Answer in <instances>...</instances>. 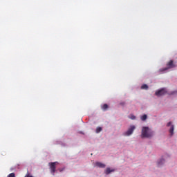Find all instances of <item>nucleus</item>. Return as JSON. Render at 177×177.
Returning <instances> with one entry per match:
<instances>
[{"mask_svg":"<svg viewBox=\"0 0 177 177\" xmlns=\"http://www.w3.org/2000/svg\"><path fill=\"white\" fill-rule=\"evenodd\" d=\"M154 136V131H151L148 127H142L141 138H147L150 139V138H153Z\"/></svg>","mask_w":177,"mask_h":177,"instance_id":"nucleus-1","label":"nucleus"},{"mask_svg":"<svg viewBox=\"0 0 177 177\" xmlns=\"http://www.w3.org/2000/svg\"><path fill=\"white\" fill-rule=\"evenodd\" d=\"M176 67V65L174 63V60H170L167 64V67L162 68L159 70L160 73H163V71H167V70H169V68H174Z\"/></svg>","mask_w":177,"mask_h":177,"instance_id":"nucleus-2","label":"nucleus"},{"mask_svg":"<svg viewBox=\"0 0 177 177\" xmlns=\"http://www.w3.org/2000/svg\"><path fill=\"white\" fill-rule=\"evenodd\" d=\"M136 129V127L135 125H131L128 129V130L124 133V136H131L133 133V131Z\"/></svg>","mask_w":177,"mask_h":177,"instance_id":"nucleus-3","label":"nucleus"},{"mask_svg":"<svg viewBox=\"0 0 177 177\" xmlns=\"http://www.w3.org/2000/svg\"><path fill=\"white\" fill-rule=\"evenodd\" d=\"M57 164H59L58 162H53L48 163L50 172L53 175H55V173L56 172V165H57Z\"/></svg>","mask_w":177,"mask_h":177,"instance_id":"nucleus-4","label":"nucleus"},{"mask_svg":"<svg viewBox=\"0 0 177 177\" xmlns=\"http://www.w3.org/2000/svg\"><path fill=\"white\" fill-rule=\"evenodd\" d=\"M155 95L156 96H164V95H167V89L166 88H162L160 90H158L155 93Z\"/></svg>","mask_w":177,"mask_h":177,"instance_id":"nucleus-5","label":"nucleus"},{"mask_svg":"<svg viewBox=\"0 0 177 177\" xmlns=\"http://www.w3.org/2000/svg\"><path fill=\"white\" fill-rule=\"evenodd\" d=\"M167 127H170L169 132L170 133V136H172L174 135V131L175 129V126L174 124H172V122H169L167 124Z\"/></svg>","mask_w":177,"mask_h":177,"instance_id":"nucleus-6","label":"nucleus"},{"mask_svg":"<svg viewBox=\"0 0 177 177\" xmlns=\"http://www.w3.org/2000/svg\"><path fill=\"white\" fill-rule=\"evenodd\" d=\"M95 165H96V167H98L99 168H106V165H104L100 162H96Z\"/></svg>","mask_w":177,"mask_h":177,"instance_id":"nucleus-7","label":"nucleus"},{"mask_svg":"<svg viewBox=\"0 0 177 177\" xmlns=\"http://www.w3.org/2000/svg\"><path fill=\"white\" fill-rule=\"evenodd\" d=\"M165 162V160L164 159H160L159 162H158V167H161L162 164Z\"/></svg>","mask_w":177,"mask_h":177,"instance_id":"nucleus-8","label":"nucleus"},{"mask_svg":"<svg viewBox=\"0 0 177 177\" xmlns=\"http://www.w3.org/2000/svg\"><path fill=\"white\" fill-rule=\"evenodd\" d=\"M107 109H109V105H107V104H104L103 106H102V110L104 111H106Z\"/></svg>","mask_w":177,"mask_h":177,"instance_id":"nucleus-9","label":"nucleus"},{"mask_svg":"<svg viewBox=\"0 0 177 177\" xmlns=\"http://www.w3.org/2000/svg\"><path fill=\"white\" fill-rule=\"evenodd\" d=\"M111 172H114V170H111L110 168H106L105 174L106 175H109V174H110Z\"/></svg>","mask_w":177,"mask_h":177,"instance_id":"nucleus-10","label":"nucleus"},{"mask_svg":"<svg viewBox=\"0 0 177 177\" xmlns=\"http://www.w3.org/2000/svg\"><path fill=\"white\" fill-rule=\"evenodd\" d=\"M141 89H145L146 91H147V89H149V86H147V84H143L141 86Z\"/></svg>","mask_w":177,"mask_h":177,"instance_id":"nucleus-11","label":"nucleus"},{"mask_svg":"<svg viewBox=\"0 0 177 177\" xmlns=\"http://www.w3.org/2000/svg\"><path fill=\"white\" fill-rule=\"evenodd\" d=\"M141 120H142V121H146V120H147V115H143L141 117Z\"/></svg>","mask_w":177,"mask_h":177,"instance_id":"nucleus-12","label":"nucleus"},{"mask_svg":"<svg viewBox=\"0 0 177 177\" xmlns=\"http://www.w3.org/2000/svg\"><path fill=\"white\" fill-rule=\"evenodd\" d=\"M102 127H97L96 133H99L102 132Z\"/></svg>","mask_w":177,"mask_h":177,"instance_id":"nucleus-13","label":"nucleus"},{"mask_svg":"<svg viewBox=\"0 0 177 177\" xmlns=\"http://www.w3.org/2000/svg\"><path fill=\"white\" fill-rule=\"evenodd\" d=\"M8 177H16V176L15 175V173H11L8 176Z\"/></svg>","mask_w":177,"mask_h":177,"instance_id":"nucleus-14","label":"nucleus"},{"mask_svg":"<svg viewBox=\"0 0 177 177\" xmlns=\"http://www.w3.org/2000/svg\"><path fill=\"white\" fill-rule=\"evenodd\" d=\"M130 118L131 120H135V118H136V117H135V115H132Z\"/></svg>","mask_w":177,"mask_h":177,"instance_id":"nucleus-15","label":"nucleus"},{"mask_svg":"<svg viewBox=\"0 0 177 177\" xmlns=\"http://www.w3.org/2000/svg\"><path fill=\"white\" fill-rule=\"evenodd\" d=\"M175 93H177V91H173L171 95H175Z\"/></svg>","mask_w":177,"mask_h":177,"instance_id":"nucleus-16","label":"nucleus"},{"mask_svg":"<svg viewBox=\"0 0 177 177\" xmlns=\"http://www.w3.org/2000/svg\"><path fill=\"white\" fill-rule=\"evenodd\" d=\"M120 104H121V106H124L125 102H121Z\"/></svg>","mask_w":177,"mask_h":177,"instance_id":"nucleus-17","label":"nucleus"}]
</instances>
